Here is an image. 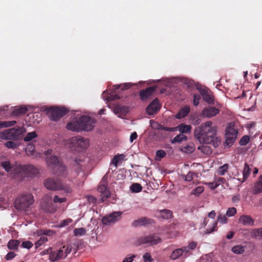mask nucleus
<instances>
[{"mask_svg":"<svg viewBox=\"0 0 262 262\" xmlns=\"http://www.w3.org/2000/svg\"><path fill=\"white\" fill-rule=\"evenodd\" d=\"M216 127L212 125V121H208L195 128L194 136L201 144H212L217 147L221 139L216 137Z\"/></svg>","mask_w":262,"mask_h":262,"instance_id":"f257e3e1","label":"nucleus"},{"mask_svg":"<svg viewBox=\"0 0 262 262\" xmlns=\"http://www.w3.org/2000/svg\"><path fill=\"white\" fill-rule=\"evenodd\" d=\"M96 120L86 115H83L79 117L76 120L68 123L66 125L68 130L80 132L82 131L90 132L93 130Z\"/></svg>","mask_w":262,"mask_h":262,"instance_id":"f03ea898","label":"nucleus"},{"mask_svg":"<svg viewBox=\"0 0 262 262\" xmlns=\"http://www.w3.org/2000/svg\"><path fill=\"white\" fill-rule=\"evenodd\" d=\"M44 186L48 190H62L67 194L71 193L72 189L69 184L63 183L59 178H50L45 180Z\"/></svg>","mask_w":262,"mask_h":262,"instance_id":"7ed1b4c3","label":"nucleus"},{"mask_svg":"<svg viewBox=\"0 0 262 262\" xmlns=\"http://www.w3.org/2000/svg\"><path fill=\"white\" fill-rule=\"evenodd\" d=\"M34 202L33 195L30 193H26L17 197L14 202V205L17 209L27 211Z\"/></svg>","mask_w":262,"mask_h":262,"instance_id":"20e7f679","label":"nucleus"},{"mask_svg":"<svg viewBox=\"0 0 262 262\" xmlns=\"http://www.w3.org/2000/svg\"><path fill=\"white\" fill-rule=\"evenodd\" d=\"M24 130L23 127L7 129L1 133L0 137L5 140H18L21 138Z\"/></svg>","mask_w":262,"mask_h":262,"instance_id":"39448f33","label":"nucleus"},{"mask_svg":"<svg viewBox=\"0 0 262 262\" xmlns=\"http://www.w3.org/2000/svg\"><path fill=\"white\" fill-rule=\"evenodd\" d=\"M237 134L238 130L234 128V123H230L226 129V140L224 143L225 147H229L232 145L237 138Z\"/></svg>","mask_w":262,"mask_h":262,"instance_id":"423d86ee","label":"nucleus"},{"mask_svg":"<svg viewBox=\"0 0 262 262\" xmlns=\"http://www.w3.org/2000/svg\"><path fill=\"white\" fill-rule=\"evenodd\" d=\"M45 111L49 114L50 120L57 121L67 114L69 110L65 107L54 106L47 108Z\"/></svg>","mask_w":262,"mask_h":262,"instance_id":"0eeeda50","label":"nucleus"},{"mask_svg":"<svg viewBox=\"0 0 262 262\" xmlns=\"http://www.w3.org/2000/svg\"><path fill=\"white\" fill-rule=\"evenodd\" d=\"M17 172H23L26 176L31 178L38 177L39 174V169L32 165L19 166L17 168Z\"/></svg>","mask_w":262,"mask_h":262,"instance_id":"6e6552de","label":"nucleus"},{"mask_svg":"<svg viewBox=\"0 0 262 262\" xmlns=\"http://www.w3.org/2000/svg\"><path fill=\"white\" fill-rule=\"evenodd\" d=\"M71 142L79 151H82L89 146V140L81 136H75L71 138Z\"/></svg>","mask_w":262,"mask_h":262,"instance_id":"1a4fd4ad","label":"nucleus"},{"mask_svg":"<svg viewBox=\"0 0 262 262\" xmlns=\"http://www.w3.org/2000/svg\"><path fill=\"white\" fill-rule=\"evenodd\" d=\"M72 251V247L71 246H68L63 251V249H59L58 251L51 252L49 255L50 259L52 261H55L59 259L66 257L68 254H69Z\"/></svg>","mask_w":262,"mask_h":262,"instance_id":"9d476101","label":"nucleus"},{"mask_svg":"<svg viewBox=\"0 0 262 262\" xmlns=\"http://www.w3.org/2000/svg\"><path fill=\"white\" fill-rule=\"evenodd\" d=\"M161 238L155 234L142 236L138 239L139 245L149 243L150 245H155L161 243Z\"/></svg>","mask_w":262,"mask_h":262,"instance_id":"9b49d317","label":"nucleus"},{"mask_svg":"<svg viewBox=\"0 0 262 262\" xmlns=\"http://www.w3.org/2000/svg\"><path fill=\"white\" fill-rule=\"evenodd\" d=\"M98 191L101 193V200L102 202H104L110 196V191L106 186L105 176L102 178L100 184L98 186Z\"/></svg>","mask_w":262,"mask_h":262,"instance_id":"f8f14e48","label":"nucleus"},{"mask_svg":"<svg viewBox=\"0 0 262 262\" xmlns=\"http://www.w3.org/2000/svg\"><path fill=\"white\" fill-rule=\"evenodd\" d=\"M121 212H114L108 216H104L102 219V223L104 225H108L114 223L121 219Z\"/></svg>","mask_w":262,"mask_h":262,"instance_id":"ddd939ff","label":"nucleus"},{"mask_svg":"<svg viewBox=\"0 0 262 262\" xmlns=\"http://www.w3.org/2000/svg\"><path fill=\"white\" fill-rule=\"evenodd\" d=\"M200 93L205 102L210 104H214V96L210 90L207 88L202 89L200 90Z\"/></svg>","mask_w":262,"mask_h":262,"instance_id":"4468645a","label":"nucleus"},{"mask_svg":"<svg viewBox=\"0 0 262 262\" xmlns=\"http://www.w3.org/2000/svg\"><path fill=\"white\" fill-rule=\"evenodd\" d=\"M161 108L159 100L157 98L155 99L148 105L146 108V112L148 115H152L157 113Z\"/></svg>","mask_w":262,"mask_h":262,"instance_id":"2eb2a0df","label":"nucleus"},{"mask_svg":"<svg viewBox=\"0 0 262 262\" xmlns=\"http://www.w3.org/2000/svg\"><path fill=\"white\" fill-rule=\"evenodd\" d=\"M219 113L220 110L219 108L212 106H208L202 111L201 116L210 118L215 116Z\"/></svg>","mask_w":262,"mask_h":262,"instance_id":"dca6fc26","label":"nucleus"},{"mask_svg":"<svg viewBox=\"0 0 262 262\" xmlns=\"http://www.w3.org/2000/svg\"><path fill=\"white\" fill-rule=\"evenodd\" d=\"M53 173L59 176L66 178L68 176V171L65 165L61 163L57 166L53 167Z\"/></svg>","mask_w":262,"mask_h":262,"instance_id":"f3484780","label":"nucleus"},{"mask_svg":"<svg viewBox=\"0 0 262 262\" xmlns=\"http://www.w3.org/2000/svg\"><path fill=\"white\" fill-rule=\"evenodd\" d=\"M154 223V220L146 217H142L138 220L134 221L132 223V225L134 227H138L144 226L148 224H151Z\"/></svg>","mask_w":262,"mask_h":262,"instance_id":"a211bd4d","label":"nucleus"},{"mask_svg":"<svg viewBox=\"0 0 262 262\" xmlns=\"http://www.w3.org/2000/svg\"><path fill=\"white\" fill-rule=\"evenodd\" d=\"M114 112L119 117L123 118L128 113V109L126 106L117 105L114 108Z\"/></svg>","mask_w":262,"mask_h":262,"instance_id":"6ab92c4d","label":"nucleus"},{"mask_svg":"<svg viewBox=\"0 0 262 262\" xmlns=\"http://www.w3.org/2000/svg\"><path fill=\"white\" fill-rule=\"evenodd\" d=\"M155 90L154 87L151 86L140 91L139 95L141 99L143 101L146 100L152 95Z\"/></svg>","mask_w":262,"mask_h":262,"instance_id":"aec40b11","label":"nucleus"},{"mask_svg":"<svg viewBox=\"0 0 262 262\" xmlns=\"http://www.w3.org/2000/svg\"><path fill=\"white\" fill-rule=\"evenodd\" d=\"M46 162L48 166H53V168L55 166L56 167V166L61 163L58 157H57L56 156L53 155L50 157H47Z\"/></svg>","mask_w":262,"mask_h":262,"instance_id":"412c9836","label":"nucleus"},{"mask_svg":"<svg viewBox=\"0 0 262 262\" xmlns=\"http://www.w3.org/2000/svg\"><path fill=\"white\" fill-rule=\"evenodd\" d=\"M239 222L245 226H253L254 221L250 216L243 215L239 219Z\"/></svg>","mask_w":262,"mask_h":262,"instance_id":"4be33fe9","label":"nucleus"},{"mask_svg":"<svg viewBox=\"0 0 262 262\" xmlns=\"http://www.w3.org/2000/svg\"><path fill=\"white\" fill-rule=\"evenodd\" d=\"M253 193L254 194L262 193V175L260 176L257 181L255 182L253 188Z\"/></svg>","mask_w":262,"mask_h":262,"instance_id":"5701e85b","label":"nucleus"},{"mask_svg":"<svg viewBox=\"0 0 262 262\" xmlns=\"http://www.w3.org/2000/svg\"><path fill=\"white\" fill-rule=\"evenodd\" d=\"M83 161L77 158L75 159L73 163V168L77 175H79L80 172H82V166Z\"/></svg>","mask_w":262,"mask_h":262,"instance_id":"b1692460","label":"nucleus"},{"mask_svg":"<svg viewBox=\"0 0 262 262\" xmlns=\"http://www.w3.org/2000/svg\"><path fill=\"white\" fill-rule=\"evenodd\" d=\"M190 110V108L188 106H184L176 115V118L177 119H182L185 117L189 113Z\"/></svg>","mask_w":262,"mask_h":262,"instance_id":"393cba45","label":"nucleus"},{"mask_svg":"<svg viewBox=\"0 0 262 262\" xmlns=\"http://www.w3.org/2000/svg\"><path fill=\"white\" fill-rule=\"evenodd\" d=\"M251 169L247 163H245L244 168L243 171V178H238V180L242 182L245 181L249 177Z\"/></svg>","mask_w":262,"mask_h":262,"instance_id":"a878e982","label":"nucleus"},{"mask_svg":"<svg viewBox=\"0 0 262 262\" xmlns=\"http://www.w3.org/2000/svg\"><path fill=\"white\" fill-rule=\"evenodd\" d=\"M177 127V130L178 129L179 131L182 133H189L191 130V126L190 125H186L184 124H180Z\"/></svg>","mask_w":262,"mask_h":262,"instance_id":"bb28decb","label":"nucleus"},{"mask_svg":"<svg viewBox=\"0 0 262 262\" xmlns=\"http://www.w3.org/2000/svg\"><path fill=\"white\" fill-rule=\"evenodd\" d=\"M20 244V242L16 239L10 240L7 244V247L9 249L15 250L17 249V248Z\"/></svg>","mask_w":262,"mask_h":262,"instance_id":"cd10ccee","label":"nucleus"},{"mask_svg":"<svg viewBox=\"0 0 262 262\" xmlns=\"http://www.w3.org/2000/svg\"><path fill=\"white\" fill-rule=\"evenodd\" d=\"M160 214L162 218L167 220L172 217V212L170 210L163 209L160 210Z\"/></svg>","mask_w":262,"mask_h":262,"instance_id":"c85d7f7f","label":"nucleus"},{"mask_svg":"<svg viewBox=\"0 0 262 262\" xmlns=\"http://www.w3.org/2000/svg\"><path fill=\"white\" fill-rule=\"evenodd\" d=\"M187 138L185 135H184L182 134H180L176 136L171 141V143L172 144H174V143H180L183 141H186L187 140Z\"/></svg>","mask_w":262,"mask_h":262,"instance_id":"c756f323","label":"nucleus"},{"mask_svg":"<svg viewBox=\"0 0 262 262\" xmlns=\"http://www.w3.org/2000/svg\"><path fill=\"white\" fill-rule=\"evenodd\" d=\"M28 108L26 107L22 106L13 110L12 114L14 116H19L26 114Z\"/></svg>","mask_w":262,"mask_h":262,"instance_id":"7c9ffc66","label":"nucleus"},{"mask_svg":"<svg viewBox=\"0 0 262 262\" xmlns=\"http://www.w3.org/2000/svg\"><path fill=\"white\" fill-rule=\"evenodd\" d=\"M182 250L181 248L174 250L170 255V258L172 260H176L180 256H183V251Z\"/></svg>","mask_w":262,"mask_h":262,"instance_id":"2f4dec72","label":"nucleus"},{"mask_svg":"<svg viewBox=\"0 0 262 262\" xmlns=\"http://www.w3.org/2000/svg\"><path fill=\"white\" fill-rule=\"evenodd\" d=\"M252 236L258 239H262V227L254 229L251 232Z\"/></svg>","mask_w":262,"mask_h":262,"instance_id":"473e14b6","label":"nucleus"},{"mask_svg":"<svg viewBox=\"0 0 262 262\" xmlns=\"http://www.w3.org/2000/svg\"><path fill=\"white\" fill-rule=\"evenodd\" d=\"M130 189L133 192L138 193L142 190V187L139 183H133L130 187Z\"/></svg>","mask_w":262,"mask_h":262,"instance_id":"72a5a7b5","label":"nucleus"},{"mask_svg":"<svg viewBox=\"0 0 262 262\" xmlns=\"http://www.w3.org/2000/svg\"><path fill=\"white\" fill-rule=\"evenodd\" d=\"M16 123V121H0V128L13 126Z\"/></svg>","mask_w":262,"mask_h":262,"instance_id":"f704fd0d","label":"nucleus"},{"mask_svg":"<svg viewBox=\"0 0 262 262\" xmlns=\"http://www.w3.org/2000/svg\"><path fill=\"white\" fill-rule=\"evenodd\" d=\"M37 136L35 132H32L27 134L26 136L24 138V141L28 142Z\"/></svg>","mask_w":262,"mask_h":262,"instance_id":"c9c22d12","label":"nucleus"},{"mask_svg":"<svg viewBox=\"0 0 262 262\" xmlns=\"http://www.w3.org/2000/svg\"><path fill=\"white\" fill-rule=\"evenodd\" d=\"M125 156L123 154L119 155L114 156L113 159V163L115 166H117L118 163L124 159Z\"/></svg>","mask_w":262,"mask_h":262,"instance_id":"e433bc0d","label":"nucleus"},{"mask_svg":"<svg viewBox=\"0 0 262 262\" xmlns=\"http://www.w3.org/2000/svg\"><path fill=\"white\" fill-rule=\"evenodd\" d=\"M232 251L235 254H242L244 252L245 249L243 246L238 245L233 247L232 249Z\"/></svg>","mask_w":262,"mask_h":262,"instance_id":"4c0bfd02","label":"nucleus"},{"mask_svg":"<svg viewBox=\"0 0 262 262\" xmlns=\"http://www.w3.org/2000/svg\"><path fill=\"white\" fill-rule=\"evenodd\" d=\"M86 233V230L84 228H75L74 230V234L75 236L83 235Z\"/></svg>","mask_w":262,"mask_h":262,"instance_id":"58836bf2","label":"nucleus"},{"mask_svg":"<svg viewBox=\"0 0 262 262\" xmlns=\"http://www.w3.org/2000/svg\"><path fill=\"white\" fill-rule=\"evenodd\" d=\"M48 241V238L46 236H41L39 239L35 243L36 248H38Z\"/></svg>","mask_w":262,"mask_h":262,"instance_id":"ea45409f","label":"nucleus"},{"mask_svg":"<svg viewBox=\"0 0 262 262\" xmlns=\"http://www.w3.org/2000/svg\"><path fill=\"white\" fill-rule=\"evenodd\" d=\"M35 150V146L32 144H29L26 148V152L28 155H31Z\"/></svg>","mask_w":262,"mask_h":262,"instance_id":"a19ab883","label":"nucleus"},{"mask_svg":"<svg viewBox=\"0 0 262 262\" xmlns=\"http://www.w3.org/2000/svg\"><path fill=\"white\" fill-rule=\"evenodd\" d=\"M46 204L45 205H43V203L41 204V205L42 208H43L47 212H51V211L50 210V206L52 204L51 198L48 199L47 202H46Z\"/></svg>","mask_w":262,"mask_h":262,"instance_id":"79ce46f5","label":"nucleus"},{"mask_svg":"<svg viewBox=\"0 0 262 262\" xmlns=\"http://www.w3.org/2000/svg\"><path fill=\"white\" fill-rule=\"evenodd\" d=\"M133 84L131 83H125L122 85H116L115 86L116 89H119L121 88L122 91H124L130 89L132 86Z\"/></svg>","mask_w":262,"mask_h":262,"instance_id":"37998d69","label":"nucleus"},{"mask_svg":"<svg viewBox=\"0 0 262 262\" xmlns=\"http://www.w3.org/2000/svg\"><path fill=\"white\" fill-rule=\"evenodd\" d=\"M40 235L52 236L55 234V232L53 230L47 229V230H40L38 232Z\"/></svg>","mask_w":262,"mask_h":262,"instance_id":"c03bdc74","label":"nucleus"},{"mask_svg":"<svg viewBox=\"0 0 262 262\" xmlns=\"http://www.w3.org/2000/svg\"><path fill=\"white\" fill-rule=\"evenodd\" d=\"M250 141V137L249 136L245 135L242 137L240 139L239 143L242 146L246 145Z\"/></svg>","mask_w":262,"mask_h":262,"instance_id":"a18cd8bd","label":"nucleus"},{"mask_svg":"<svg viewBox=\"0 0 262 262\" xmlns=\"http://www.w3.org/2000/svg\"><path fill=\"white\" fill-rule=\"evenodd\" d=\"M194 176L198 177V173H195L190 171L185 176V180L187 182H190L193 180Z\"/></svg>","mask_w":262,"mask_h":262,"instance_id":"49530a36","label":"nucleus"},{"mask_svg":"<svg viewBox=\"0 0 262 262\" xmlns=\"http://www.w3.org/2000/svg\"><path fill=\"white\" fill-rule=\"evenodd\" d=\"M159 129L163 130L167 132H174L177 131V127H166L164 126L161 125H159V127L158 128Z\"/></svg>","mask_w":262,"mask_h":262,"instance_id":"de8ad7c7","label":"nucleus"},{"mask_svg":"<svg viewBox=\"0 0 262 262\" xmlns=\"http://www.w3.org/2000/svg\"><path fill=\"white\" fill-rule=\"evenodd\" d=\"M228 167V164H226L223 165V166H221L218 169V173L220 175H224L225 172H227V171Z\"/></svg>","mask_w":262,"mask_h":262,"instance_id":"09e8293b","label":"nucleus"},{"mask_svg":"<svg viewBox=\"0 0 262 262\" xmlns=\"http://www.w3.org/2000/svg\"><path fill=\"white\" fill-rule=\"evenodd\" d=\"M5 146L9 148L12 149H16L18 147L17 144L12 141H7L5 143Z\"/></svg>","mask_w":262,"mask_h":262,"instance_id":"8fccbe9b","label":"nucleus"},{"mask_svg":"<svg viewBox=\"0 0 262 262\" xmlns=\"http://www.w3.org/2000/svg\"><path fill=\"white\" fill-rule=\"evenodd\" d=\"M2 166L5 169L7 172H9L11 170V165L9 162L4 161L2 163Z\"/></svg>","mask_w":262,"mask_h":262,"instance_id":"3c124183","label":"nucleus"},{"mask_svg":"<svg viewBox=\"0 0 262 262\" xmlns=\"http://www.w3.org/2000/svg\"><path fill=\"white\" fill-rule=\"evenodd\" d=\"M236 213V209L234 207H231L228 208L226 212V215L230 217L232 216Z\"/></svg>","mask_w":262,"mask_h":262,"instance_id":"603ef678","label":"nucleus"},{"mask_svg":"<svg viewBox=\"0 0 262 262\" xmlns=\"http://www.w3.org/2000/svg\"><path fill=\"white\" fill-rule=\"evenodd\" d=\"M198 149L201 150L203 152L206 154L210 153L211 151L210 148L207 146H200L198 147Z\"/></svg>","mask_w":262,"mask_h":262,"instance_id":"864d4df0","label":"nucleus"},{"mask_svg":"<svg viewBox=\"0 0 262 262\" xmlns=\"http://www.w3.org/2000/svg\"><path fill=\"white\" fill-rule=\"evenodd\" d=\"M204 191L203 186H198L192 191V193L195 195H198Z\"/></svg>","mask_w":262,"mask_h":262,"instance_id":"5fc2aeb1","label":"nucleus"},{"mask_svg":"<svg viewBox=\"0 0 262 262\" xmlns=\"http://www.w3.org/2000/svg\"><path fill=\"white\" fill-rule=\"evenodd\" d=\"M183 251V255L184 257H186L190 254V250L188 246H184L181 248Z\"/></svg>","mask_w":262,"mask_h":262,"instance_id":"6e6d98bb","label":"nucleus"},{"mask_svg":"<svg viewBox=\"0 0 262 262\" xmlns=\"http://www.w3.org/2000/svg\"><path fill=\"white\" fill-rule=\"evenodd\" d=\"M21 246L23 248L29 249L33 246V244L30 241H27L23 242Z\"/></svg>","mask_w":262,"mask_h":262,"instance_id":"4d7b16f0","label":"nucleus"},{"mask_svg":"<svg viewBox=\"0 0 262 262\" xmlns=\"http://www.w3.org/2000/svg\"><path fill=\"white\" fill-rule=\"evenodd\" d=\"M217 222H214L213 223V226L212 228L210 229H207L205 231L206 234H210L212 232H213L214 231H216L217 229Z\"/></svg>","mask_w":262,"mask_h":262,"instance_id":"13d9d810","label":"nucleus"},{"mask_svg":"<svg viewBox=\"0 0 262 262\" xmlns=\"http://www.w3.org/2000/svg\"><path fill=\"white\" fill-rule=\"evenodd\" d=\"M217 220L222 224H225L227 223V219L225 215L220 214L217 217Z\"/></svg>","mask_w":262,"mask_h":262,"instance_id":"bf43d9fd","label":"nucleus"},{"mask_svg":"<svg viewBox=\"0 0 262 262\" xmlns=\"http://www.w3.org/2000/svg\"><path fill=\"white\" fill-rule=\"evenodd\" d=\"M67 199L65 198H60L58 195H55L53 199V201L54 203H63L66 202Z\"/></svg>","mask_w":262,"mask_h":262,"instance_id":"052dcab7","label":"nucleus"},{"mask_svg":"<svg viewBox=\"0 0 262 262\" xmlns=\"http://www.w3.org/2000/svg\"><path fill=\"white\" fill-rule=\"evenodd\" d=\"M137 256L136 255H128L122 262H132L134 260V258Z\"/></svg>","mask_w":262,"mask_h":262,"instance_id":"680f3d73","label":"nucleus"},{"mask_svg":"<svg viewBox=\"0 0 262 262\" xmlns=\"http://www.w3.org/2000/svg\"><path fill=\"white\" fill-rule=\"evenodd\" d=\"M201 97L199 94H194L193 95V103L194 106H197L200 102Z\"/></svg>","mask_w":262,"mask_h":262,"instance_id":"e2e57ef3","label":"nucleus"},{"mask_svg":"<svg viewBox=\"0 0 262 262\" xmlns=\"http://www.w3.org/2000/svg\"><path fill=\"white\" fill-rule=\"evenodd\" d=\"M205 184L207 185L211 189H214L218 187V184L214 181L212 182H206Z\"/></svg>","mask_w":262,"mask_h":262,"instance_id":"0e129e2a","label":"nucleus"},{"mask_svg":"<svg viewBox=\"0 0 262 262\" xmlns=\"http://www.w3.org/2000/svg\"><path fill=\"white\" fill-rule=\"evenodd\" d=\"M194 150V147L192 146H186L183 147V150L186 152H192Z\"/></svg>","mask_w":262,"mask_h":262,"instance_id":"69168bd1","label":"nucleus"},{"mask_svg":"<svg viewBox=\"0 0 262 262\" xmlns=\"http://www.w3.org/2000/svg\"><path fill=\"white\" fill-rule=\"evenodd\" d=\"M156 156L160 158H163L166 156V152L163 150H159L156 152Z\"/></svg>","mask_w":262,"mask_h":262,"instance_id":"338daca9","label":"nucleus"},{"mask_svg":"<svg viewBox=\"0 0 262 262\" xmlns=\"http://www.w3.org/2000/svg\"><path fill=\"white\" fill-rule=\"evenodd\" d=\"M15 256V254L13 252H9L6 256V259L7 260H11Z\"/></svg>","mask_w":262,"mask_h":262,"instance_id":"774afa93","label":"nucleus"}]
</instances>
